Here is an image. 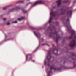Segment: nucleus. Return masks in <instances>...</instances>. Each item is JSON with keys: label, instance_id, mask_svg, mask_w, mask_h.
Returning a JSON list of instances; mask_svg holds the SVG:
<instances>
[{"label": "nucleus", "instance_id": "obj_11", "mask_svg": "<svg viewBox=\"0 0 76 76\" xmlns=\"http://www.w3.org/2000/svg\"><path fill=\"white\" fill-rule=\"evenodd\" d=\"M61 11L62 12L61 15H63L65 13L66 10L64 9H61Z\"/></svg>", "mask_w": 76, "mask_h": 76}, {"label": "nucleus", "instance_id": "obj_15", "mask_svg": "<svg viewBox=\"0 0 76 76\" xmlns=\"http://www.w3.org/2000/svg\"><path fill=\"white\" fill-rule=\"evenodd\" d=\"M10 6H8L5 7L3 8V10H5L6 9H7V7H9Z\"/></svg>", "mask_w": 76, "mask_h": 76}, {"label": "nucleus", "instance_id": "obj_35", "mask_svg": "<svg viewBox=\"0 0 76 76\" xmlns=\"http://www.w3.org/2000/svg\"><path fill=\"white\" fill-rule=\"evenodd\" d=\"M47 45H48V46H49V45H48V44H47Z\"/></svg>", "mask_w": 76, "mask_h": 76}, {"label": "nucleus", "instance_id": "obj_24", "mask_svg": "<svg viewBox=\"0 0 76 76\" xmlns=\"http://www.w3.org/2000/svg\"><path fill=\"white\" fill-rule=\"evenodd\" d=\"M4 35H5V38H7V37H8V36H6V34H4Z\"/></svg>", "mask_w": 76, "mask_h": 76}, {"label": "nucleus", "instance_id": "obj_38", "mask_svg": "<svg viewBox=\"0 0 76 76\" xmlns=\"http://www.w3.org/2000/svg\"><path fill=\"white\" fill-rule=\"evenodd\" d=\"M27 24L29 25V24H28V23H27Z\"/></svg>", "mask_w": 76, "mask_h": 76}, {"label": "nucleus", "instance_id": "obj_26", "mask_svg": "<svg viewBox=\"0 0 76 76\" xmlns=\"http://www.w3.org/2000/svg\"><path fill=\"white\" fill-rule=\"evenodd\" d=\"M76 3V0L75 1H74V3Z\"/></svg>", "mask_w": 76, "mask_h": 76}, {"label": "nucleus", "instance_id": "obj_31", "mask_svg": "<svg viewBox=\"0 0 76 76\" xmlns=\"http://www.w3.org/2000/svg\"><path fill=\"white\" fill-rule=\"evenodd\" d=\"M42 39V41H44V39Z\"/></svg>", "mask_w": 76, "mask_h": 76}, {"label": "nucleus", "instance_id": "obj_42", "mask_svg": "<svg viewBox=\"0 0 76 76\" xmlns=\"http://www.w3.org/2000/svg\"><path fill=\"white\" fill-rule=\"evenodd\" d=\"M75 57H76V55L75 56Z\"/></svg>", "mask_w": 76, "mask_h": 76}, {"label": "nucleus", "instance_id": "obj_22", "mask_svg": "<svg viewBox=\"0 0 76 76\" xmlns=\"http://www.w3.org/2000/svg\"><path fill=\"white\" fill-rule=\"evenodd\" d=\"M17 21H15V22H12V23H17Z\"/></svg>", "mask_w": 76, "mask_h": 76}, {"label": "nucleus", "instance_id": "obj_30", "mask_svg": "<svg viewBox=\"0 0 76 76\" xmlns=\"http://www.w3.org/2000/svg\"><path fill=\"white\" fill-rule=\"evenodd\" d=\"M1 44H2V42H0V45H1Z\"/></svg>", "mask_w": 76, "mask_h": 76}, {"label": "nucleus", "instance_id": "obj_7", "mask_svg": "<svg viewBox=\"0 0 76 76\" xmlns=\"http://www.w3.org/2000/svg\"><path fill=\"white\" fill-rule=\"evenodd\" d=\"M61 0H59L58 1H57L53 3V5H56V3L57 4V6L58 7L59 6H60V4H61Z\"/></svg>", "mask_w": 76, "mask_h": 76}, {"label": "nucleus", "instance_id": "obj_10", "mask_svg": "<svg viewBox=\"0 0 76 76\" xmlns=\"http://www.w3.org/2000/svg\"><path fill=\"white\" fill-rule=\"evenodd\" d=\"M72 11H68L67 13V15L68 16H69L70 17L72 16Z\"/></svg>", "mask_w": 76, "mask_h": 76}, {"label": "nucleus", "instance_id": "obj_25", "mask_svg": "<svg viewBox=\"0 0 76 76\" xmlns=\"http://www.w3.org/2000/svg\"><path fill=\"white\" fill-rule=\"evenodd\" d=\"M74 67H76V64H74Z\"/></svg>", "mask_w": 76, "mask_h": 76}, {"label": "nucleus", "instance_id": "obj_27", "mask_svg": "<svg viewBox=\"0 0 76 76\" xmlns=\"http://www.w3.org/2000/svg\"><path fill=\"white\" fill-rule=\"evenodd\" d=\"M45 45V44H42V46H43V45Z\"/></svg>", "mask_w": 76, "mask_h": 76}, {"label": "nucleus", "instance_id": "obj_16", "mask_svg": "<svg viewBox=\"0 0 76 76\" xmlns=\"http://www.w3.org/2000/svg\"><path fill=\"white\" fill-rule=\"evenodd\" d=\"M18 3H24V1H18Z\"/></svg>", "mask_w": 76, "mask_h": 76}, {"label": "nucleus", "instance_id": "obj_17", "mask_svg": "<svg viewBox=\"0 0 76 76\" xmlns=\"http://www.w3.org/2000/svg\"><path fill=\"white\" fill-rule=\"evenodd\" d=\"M69 2L68 1V0H65V1H63V3H68Z\"/></svg>", "mask_w": 76, "mask_h": 76}, {"label": "nucleus", "instance_id": "obj_13", "mask_svg": "<svg viewBox=\"0 0 76 76\" xmlns=\"http://www.w3.org/2000/svg\"><path fill=\"white\" fill-rule=\"evenodd\" d=\"M25 17H21V18H19L18 19V20L19 21H21L22 19H24Z\"/></svg>", "mask_w": 76, "mask_h": 76}, {"label": "nucleus", "instance_id": "obj_4", "mask_svg": "<svg viewBox=\"0 0 76 76\" xmlns=\"http://www.w3.org/2000/svg\"><path fill=\"white\" fill-rule=\"evenodd\" d=\"M56 67L54 65H53L50 66V71H48V69L47 68L46 69V72L47 73V76H51V74L53 73L52 72V70L54 69V70H58V71H61V68H59L58 69L55 68Z\"/></svg>", "mask_w": 76, "mask_h": 76}, {"label": "nucleus", "instance_id": "obj_41", "mask_svg": "<svg viewBox=\"0 0 76 76\" xmlns=\"http://www.w3.org/2000/svg\"><path fill=\"white\" fill-rule=\"evenodd\" d=\"M53 61H54V60H53L52 61L53 62Z\"/></svg>", "mask_w": 76, "mask_h": 76}, {"label": "nucleus", "instance_id": "obj_9", "mask_svg": "<svg viewBox=\"0 0 76 76\" xmlns=\"http://www.w3.org/2000/svg\"><path fill=\"white\" fill-rule=\"evenodd\" d=\"M20 7L19 6H17L15 7V8H14L11 11L13 12V10H20Z\"/></svg>", "mask_w": 76, "mask_h": 76}, {"label": "nucleus", "instance_id": "obj_20", "mask_svg": "<svg viewBox=\"0 0 76 76\" xmlns=\"http://www.w3.org/2000/svg\"><path fill=\"white\" fill-rule=\"evenodd\" d=\"M32 59V57H31L29 58V61L30 60H31Z\"/></svg>", "mask_w": 76, "mask_h": 76}, {"label": "nucleus", "instance_id": "obj_18", "mask_svg": "<svg viewBox=\"0 0 76 76\" xmlns=\"http://www.w3.org/2000/svg\"><path fill=\"white\" fill-rule=\"evenodd\" d=\"M22 11L24 13H26L27 12V11L25 10H23Z\"/></svg>", "mask_w": 76, "mask_h": 76}, {"label": "nucleus", "instance_id": "obj_43", "mask_svg": "<svg viewBox=\"0 0 76 76\" xmlns=\"http://www.w3.org/2000/svg\"><path fill=\"white\" fill-rule=\"evenodd\" d=\"M73 60H74V59H73Z\"/></svg>", "mask_w": 76, "mask_h": 76}, {"label": "nucleus", "instance_id": "obj_40", "mask_svg": "<svg viewBox=\"0 0 76 76\" xmlns=\"http://www.w3.org/2000/svg\"><path fill=\"white\" fill-rule=\"evenodd\" d=\"M29 0H27V1H29Z\"/></svg>", "mask_w": 76, "mask_h": 76}, {"label": "nucleus", "instance_id": "obj_3", "mask_svg": "<svg viewBox=\"0 0 76 76\" xmlns=\"http://www.w3.org/2000/svg\"><path fill=\"white\" fill-rule=\"evenodd\" d=\"M48 29H50L51 31V32L50 34L49 37H51L53 35L56 36V40L57 42H58V41L60 39L61 37L60 36L58 35V34H57V32L55 31L54 33H53L54 30H55V28L54 26L50 25V26L48 28Z\"/></svg>", "mask_w": 76, "mask_h": 76}, {"label": "nucleus", "instance_id": "obj_1", "mask_svg": "<svg viewBox=\"0 0 76 76\" xmlns=\"http://www.w3.org/2000/svg\"><path fill=\"white\" fill-rule=\"evenodd\" d=\"M64 24L66 25L65 26L67 28V31L69 32H71V36L69 38V39H73L74 37V39H72L70 42L69 45L71 47V48H73L74 47H75L76 46V31L72 29L71 30H70V28L72 29V27L70 24V20L69 18H68L66 22L63 23Z\"/></svg>", "mask_w": 76, "mask_h": 76}, {"label": "nucleus", "instance_id": "obj_29", "mask_svg": "<svg viewBox=\"0 0 76 76\" xmlns=\"http://www.w3.org/2000/svg\"><path fill=\"white\" fill-rule=\"evenodd\" d=\"M3 20H4L5 21V20H6V18H3Z\"/></svg>", "mask_w": 76, "mask_h": 76}, {"label": "nucleus", "instance_id": "obj_34", "mask_svg": "<svg viewBox=\"0 0 76 76\" xmlns=\"http://www.w3.org/2000/svg\"><path fill=\"white\" fill-rule=\"evenodd\" d=\"M71 8H72V7H69V9H71Z\"/></svg>", "mask_w": 76, "mask_h": 76}, {"label": "nucleus", "instance_id": "obj_33", "mask_svg": "<svg viewBox=\"0 0 76 76\" xmlns=\"http://www.w3.org/2000/svg\"><path fill=\"white\" fill-rule=\"evenodd\" d=\"M52 46H53V47H54V45L53 44L52 45Z\"/></svg>", "mask_w": 76, "mask_h": 76}, {"label": "nucleus", "instance_id": "obj_36", "mask_svg": "<svg viewBox=\"0 0 76 76\" xmlns=\"http://www.w3.org/2000/svg\"><path fill=\"white\" fill-rule=\"evenodd\" d=\"M52 58H53V59H54V57H53Z\"/></svg>", "mask_w": 76, "mask_h": 76}, {"label": "nucleus", "instance_id": "obj_8", "mask_svg": "<svg viewBox=\"0 0 76 76\" xmlns=\"http://www.w3.org/2000/svg\"><path fill=\"white\" fill-rule=\"evenodd\" d=\"M34 34L35 35V36L37 38H39L41 37V34L37 32H34Z\"/></svg>", "mask_w": 76, "mask_h": 76}, {"label": "nucleus", "instance_id": "obj_5", "mask_svg": "<svg viewBox=\"0 0 76 76\" xmlns=\"http://www.w3.org/2000/svg\"><path fill=\"white\" fill-rule=\"evenodd\" d=\"M51 11L52 12H50V15L51 16L50 17L49 22L45 23L44 25L45 26V25H47L48 23H51L52 20V18H53L55 17L56 16V14H57V12H54L53 11V10L52 9L51 10Z\"/></svg>", "mask_w": 76, "mask_h": 76}, {"label": "nucleus", "instance_id": "obj_2", "mask_svg": "<svg viewBox=\"0 0 76 76\" xmlns=\"http://www.w3.org/2000/svg\"><path fill=\"white\" fill-rule=\"evenodd\" d=\"M56 50L57 52H58V50L56 49H52L48 52L47 55L46 59H45L44 61V65L46 66V65L47 64L48 66H50L49 63H50V60L51 59V56L50 55L51 53H54V50Z\"/></svg>", "mask_w": 76, "mask_h": 76}, {"label": "nucleus", "instance_id": "obj_19", "mask_svg": "<svg viewBox=\"0 0 76 76\" xmlns=\"http://www.w3.org/2000/svg\"><path fill=\"white\" fill-rule=\"evenodd\" d=\"M57 7V6L55 5L54 7H53L52 8L53 9H56Z\"/></svg>", "mask_w": 76, "mask_h": 76}, {"label": "nucleus", "instance_id": "obj_28", "mask_svg": "<svg viewBox=\"0 0 76 76\" xmlns=\"http://www.w3.org/2000/svg\"><path fill=\"white\" fill-rule=\"evenodd\" d=\"M7 25H10V23H8L7 24Z\"/></svg>", "mask_w": 76, "mask_h": 76}, {"label": "nucleus", "instance_id": "obj_37", "mask_svg": "<svg viewBox=\"0 0 76 76\" xmlns=\"http://www.w3.org/2000/svg\"><path fill=\"white\" fill-rule=\"evenodd\" d=\"M75 11H76V9H75Z\"/></svg>", "mask_w": 76, "mask_h": 76}, {"label": "nucleus", "instance_id": "obj_6", "mask_svg": "<svg viewBox=\"0 0 76 76\" xmlns=\"http://www.w3.org/2000/svg\"><path fill=\"white\" fill-rule=\"evenodd\" d=\"M30 4H31V8H32V7L39 4H44V1L41 0L40 1H37L34 4L31 2H29L26 5V6H28V5Z\"/></svg>", "mask_w": 76, "mask_h": 76}, {"label": "nucleus", "instance_id": "obj_12", "mask_svg": "<svg viewBox=\"0 0 76 76\" xmlns=\"http://www.w3.org/2000/svg\"><path fill=\"white\" fill-rule=\"evenodd\" d=\"M31 54H28L26 56V61L27 60H28V57H29V56H31Z\"/></svg>", "mask_w": 76, "mask_h": 76}, {"label": "nucleus", "instance_id": "obj_39", "mask_svg": "<svg viewBox=\"0 0 76 76\" xmlns=\"http://www.w3.org/2000/svg\"><path fill=\"white\" fill-rule=\"evenodd\" d=\"M42 67V68H44V66H43Z\"/></svg>", "mask_w": 76, "mask_h": 76}, {"label": "nucleus", "instance_id": "obj_32", "mask_svg": "<svg viewBox=\"0 0 76 76\" xmlns=\"http://www.w3.org/2000/svg\"><path fill=\"white\" fill-rule=\"evenodd\" d=\"M32 61H33V62L34 63L35 62V60H33Z\"/></svg>", "mask_w": 76, "mask_h": 76}, {"label": "nucleus", "instance_id": "obj_23", "mask_svg": "<svg viewBox=\"0 0 76 76\" xmlns=\"http://www.w3.org/2000/svg\"><path fill=\"white\" fill-rule=\"evenodd\" d=\"M31 28V27H30ZM31 28H32V29H35V28L34 27H31Z\"/></svg>", "mask_w": 76, "mask_h": 76}, {"label": "nucleus", "instance_id": "obj_14", "mask_svg": "<svg viewBox=\"0 0 76 76\" xmlns=\"http://www.w3.org/2000/svg\"><path fill=\"white\" fill-rule=\"evenodd\" d=\"M39 46H40V43L39 44V46L34 51V52H35L38 49V48L39 47Z\"/></svg>", "mask_w": 76, "mask_h": 76}, {"label": "nucleus", "instance_id": "obj_21", "mask_svg": "<svg viewBox=\"0 0 76 76\" xmlns=\"http://www.w3.org/2000/svg\"><path fill=\"white\" fill-rule=\"evenodd\" d=\"M12 39H11V38H10V39H8L7 40H5V41H10V40H12Z\"/></svg>", "mask_w": 76, "mask_h": 76}]
</instances>
